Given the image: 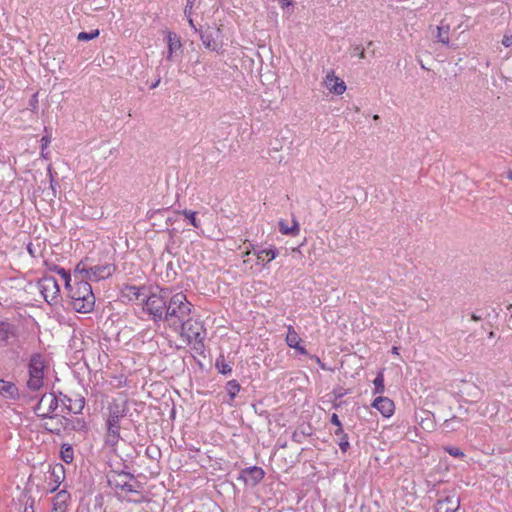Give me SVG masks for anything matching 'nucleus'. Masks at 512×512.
Wrapping results in <instances>:
<instances>
[{"mask_svg": "<svg viewBox=\"0 0 512 512\" xmlns=\"http://www.w3.org/2000/svg\"><path fill=\"white\" fill-rule=\"evenodd\" d=\"M28 109H30L32 112H35L38 109V93H34L29 102H28Z\"/></svg>", "mask_w": 512, "mask_h": 512, "instance_id": "41", "label": "nucleus"}, {"mask_svg": "<svg viewBox=\"0 0 512 512\" xmlns=\"http://www.w3.org/2000/svg\"><path fill=\"white\" fill-rule=\"evenodd\" d=\"M332 402H333V408H335V409L339 408L342 404L341 401L338 402V400H335V397H333Z\"/></svg>", "mask_w": 512, "mask_h": 512, "instance_id": "53", "label": "nucleus"}, {"mask_svg": "<svg viewBox=\"0 0 512 512\" xmlns=\"http://www.w3.org/2000/svg\"><path fill=\"white\" fill-rule=\"evenodd\" d=\"M100 32L98 29L92 30L90 32H80L77 36L79 41H89L97 38Z\"/></svg>", "mask_w": 512, "mask_h": 512, "instance_id": "35", "label": "nucleus"}, {"mask_svg": "<svg viewBox=\"0 0 512 512\" xmlns=\"http://www.w3.org/2000/svg\"><path fill=\"white\" fill-rule=\"evenodd\" d=\"M471 319L474 321H480L482 319V315H477L476 313H473L471 315Z\"/></svg>", "mask_w": 512, "mask_h": 512, "instance_id": "54", "label": "nucleus"}, {"mask_svg": "<svg viewBox=\"0 0 512 512\" xmlns=\"http://www.w3.org/2000/svg\"><path fill=\"white\" fill-rule=\"evenodd\" d=\"M372 406L379 410L385 417H390L394 412V403L387 397H377L373 401Z\"/></svg>", "mask_w": 512, "mask_h": 512, "instance_id": "18", "label": "nucleus"}, {"mask_svg": "<svg viewBox=\"0 0 512 512\" xmlns=\"http://www.w3.org/2000/svg\"><path fill=\"white\" fill-rule=\"evenodd\" d=\"M39 286L45 299L49 296H51L52 299L55 298L60 291L57 280L50 275H44L39 280Z\"/></svg>", "mask_w": 512, "mask_h": 512, "instance_id": "13", "label": "nucleus"}, {"mask_svg": "<svg viewBox=\"0 0 512 512\" xmlns=\"http://www.w3.org/2000/svg\"><path fill=\"white\" fill-rule=\"evenodd\" d=\"M507 177H508L510 180H512V169L508 172Z\"/></svg>", "mask_w": 512, "mask_h": 512, "instance_id": "59", "label": "nucleus"}, {"mask_svg": "<svg viewBox=\"0 0 512 512\" xmlns=\"http://www.w3.org/2000/svg\"><path fill=\"white\" fill-rule=\"evenodd\" d=\"M166 41L168 47L166 59L172 61L174 54L182 48L180 37L176 33L168 31L166 33Z\"/></svg>", "mask_w": 512, "mask_h": 512, "instance_id": "15", "label": "nucleus"}, {"mask_svg": "<svg viewBox=\"0 0 512 512\" xmlns=\"http://www.w3.org/2000/svg\"><path fill=\"white\" fill-rule=\"evenodd\" d=\"M68 296L71 299L73 309L80 313H88L93 310L95 304V296L89 281L83 275H79L74 284L71 282L69 286H65Z\"/></svg>", "mask_w": 512, "mask_h": 512, "instance_id": "3", "label": "nucleus"}, {"mask_svg": "<svg viewBox=\"0 0 512 512\" xmlns=\"http://www.w3.org/2000/svg\"><path fill=\"white\" fill-rule=\"evenodd\" d=\"M60 454H61V459L69 464L73 461V458H74V451H73V448L70 444H63L61 446V451H60Z\"/></svg>", "mask_w": 512, "mask_h": 512, "instance_id": "29", "label": "nucleus"}, {"mask_svg": "<svg viewBox=\"0 0 512 512\" xmlns=\"http://www.w3.org/2000/svg\"><path fill=\"white\" fill-rule=\"evenodd\" d=\"M108 410L114 411L120 418H128V399L126 397L114 399L109 405Z\"/></svg>", "mask_w": 512, "mask_h": 512, "instance_id": "21", "label": "nucleus"}, {"mask_svg": "<svg viewBox=\"0 0 512 512\" xmlns=\"http://www.w3.org/2000/svg\"><path fill=\"white\" fill-rule=\"evenodd\" d=\"M65 478V469L64 466L60 463L54 465L53 467H50L49 470V485L54 484V486L51 488V491H54L64 480Z\"/></svg>", "mask_w": 512, "mask_h": 512, "instance_id": "16", "label": "nucleus"}, {"mask_svg": "<svg viewBox=\"0 0 512 512\" xmlns=\"http://www.w3.org/2000/svg\"><path fill=\"white\" fill-rule=\"evenodd\" d=\"M372 46H373V41H369V42L367 43V48H372Z\"/></svg>", "mask_w": 512, "mask_h": 512, "instance_id": "60", "label": "nucleus"}, {"mask_svg": "<svg viewBox=\"0 0 512 512\" xmlns=\"http://www.w3.org/2000/svg\"><path fill=\"white\" fill-rule=\"evenodd\" d=\"M188 21H189V24L190 26L196 31V32H199V30L196 28L192 18L188 17Z\"/></svg>", "mask_w": 512, "mask_h": 512, "instance_id": "56", "label": "nucleus"}, {"mask_svg": "<svg viewBox=\"0 0 512 512\" xmlns=\"http://www.w3.org/2000/svg\"><path fill=\"white\" fill-rule=\"evenodd\" d=\"M264 477L265 471L261 467L251 466L242 469L237 479L242 481L245 485L255 487L263 480Z\"/></svg>", "mask_w": 512, "mask_h": 512, "instance_id": "10", "label": "nucleus"}, {"mask_svg": "<svg viewBox=\"0 0 512 512\" xmlns=\"http://www.w3.org/2000/svg\"><path fill=\"white\" fill-rule=\"evenodd\" d=\"M47 266L49 271L55 272L56 274L61 276V278L65 282V286H69V283L71 282V275L69 271L65 270L63 267H60L56 264H47Z\"/></svg>", "mask_w": 512, "mask_h": 512, "instance_id": "27", "label": "nucleus"}, {"mask_svg": "<svg viewBox=\"0 0 512 512\" xmlns=\"http://www.w3.org/2000/svg\"><path fill=\"white\" fill-rule=\"evenodd\" d=\"M454 421L459 422L460 420H459L456 416H453L452 418L445 420L444 425H445L447 428H449V427H450V424H451L452 422H454Z\"/></svg>", "mask_w": 512, "mask_h": 512, "instance_id": "48", "label": "nucleus"}, {"mask_svg": "<svg viewBox=\"0 0 512 512\" xmlns=\"http://www.w3.org/2000/svg\"><path fill=\"white\" fill-rule=\"evenodd\" d=\"M494 336H495L494 332H493V331H491V332L489 333V338H493Z\"/></svg>", "mask_w": 512, "mask_h": 512, "instance_id": "61", "label": "nucleus"}, {"mask_svg": "<svg viewBox=\"0 0 512 512\" xmlns=\"http://www.w3.org/2000/svg\"><path fill=\"white\" fill-rule=\"evenodd\" d=\"M240 384L237 380H230L226 384V390L229 395V401L227 402L229 405H232L236 395L240 391Z\"/></svg>", "mask_w": 512, "mask_h": 512, "instance_id": "26", "label": "nucleus"}, {"mask_svg": "<svg viewBox=\"0 0 512 512\" xmlns=\"http://www.w3.org/2000/svg\"><path fill=\"white\" fill-rule=\"evenodd\" d=\"M292 439H293V441H295V442H298V443H300V442H301L300 435H299L297 432H294V433H293Z\"/></svg>", "mask_w": 512, "mask_h": 512, "instance_id": "52", "label": "nucleus"}, {"mask_svg": "<svg viewBox=\"0 0 512 512\" xmlns=\"http://www.w3.org/2000/svg\"><path fill=\"white\" fill-rule=\"evenodd\" d=\"M0 395L7 399L16 400L19 398V390L13 382L0 379Z\"/></svg>", "mask_w": 512, "mask_h": 512, "instance_id": "19", "label": "nucleus"}, {"mask_svg": "<svg viewBox=\"0 0 512 512\" xmlns=\"http://www.w3.org/2000/svg\"><path fill=\"white\" fill-rule=\"evenodd\" d=\"M108 484L114 490L119 500L123 501L128 496V472L125 473H108Z\"/></svg>", "mask_w": 512, "mask_h": 512, "instance_id": "7", "label": "nucleus"}, {"mask_svg": "<svg viewBox=\"0 0 512 512\" xmlns=\"http://www.w3.org/2000/svg\"><path fill=\"white\" fill-rule=\"evenodd\" d=\"M310 358L314 359L323 370L326 369L325 364L321 362L319 357H317L316 355H311Z\"/></svg>", "mask_w": 512, "mask_h": 512, "instance_id": "47", "label": "nucleus"}, {"mask_svg": "<svg viewBox=\"0 0 512 512\" xmlns=\"http://www.w3.org/2000/svg\"><path fill=\"white\" fill-rule=\"evenodd\" d=\"M130 302H133V311L140 319L147 315L155 322L164 320L165 294L152 293L151 288L145 285H130Z\"/></svg>", "mask_w": 512, "mask_h": 512, "instance_id": "1", "label": "nucleus"}, {"mask_svg": "<svg viewBox=\"0 0 512 512\" xmlns=\"http://www.w3.org/2000/svg\"><path fill=\"white\" fill-rule=\"evenodd\" d=\"M196 329H194V325L191 323V330H182L184 333H186L188 338H193L195 341L201 342L203 340V336L201 335L200 330H202V327L199 326L197 323H195ZM189 327V325L187 326Z\"/></svg>", "mask_w": 512, "mask_h": 512, "instance_id": "30", "label": "nucleus"}, {"mask_svg": "<svg viewBox=\"0 0 512 512\" xmlns=\"http://www.w3.org/2000/svg\"><path fill=\"white\" fill-rule=\"evenodd\" d=\"M331 423L335 426H337V429L335 430L334 434L335 435H340V434H343V428H342V423L338 417L337 414H332L331 416Z\"/></svg>", "mask_w": 512, "mask_h": 512, "instance_id": "38", "label": "nucleus"}, {"mask_svg": "<svg viewBox=\"0 0 512 512\" xmlns=\"http://www.w3.org/2000/svg\"><path fill=\"white\" fill-rule=\"evenodd\" d=\"M199 35L203 45L207 49L211 51L217 50V43L215 42L212 31L209 28L206 30L199 29Z\"/></svg>", "mask_w": 512, "mask_h": 512, "instance_id": "23", "label": "nucleus"}, {"mask_svg": "<svg viewBox=\"0 0 512 512\" xmlns=\"http://www.w3.org/2000/svg\"><path fill=\"white\" fill-rule=\"evenodd\" d=\"M146 409V405L143 402H135L134 403V412L136 413L137 419L133 418V413L130 412V423L134 424L135 432L139 437L137 441V445L140 448H143L145 443L148 440V430H147V416L144 415V411Z\"/></svg>", "mask_w": 512, "mask_h": 512, "instance_id": "6", "label": "nucleus"}, {"mask_svg": "<svg viewBox=\"0 0 512 512\" xmlns=\"http://www.w3.org/2000/svg\"><path fill=\"white\" fill-rule=\"evenodd\" d=\"M373 119H374V120H378V119H379V116H378V115H375V116L373 117Z\"/></svg>", "mask_w": 512, "mask_h": 512, "instance_id": "62", "label": "nucleus"}, {"mask_svg": "<svg viewBox=\"0 0 512 512\" xmlns=\"http://www.w3.org/2000/svg\"><path fill=\"white\" fill-rule=\"evenodd\" d=\"M27 250H28V252H29L32 256L34 255V254H33V250H32V244H31V243H29V244H28V246H27Z\"/></svg>", "mask_w": 512, "mask_h": 512, "instance_id": "58", "label": "nucleus"}, {"mask_svg": "<svg viewBox=\"0 0 512 512\" xmlns=\"http://www.w3.org/2000/svg\"><path fill=\"white\" fill-rule=\"evenodd\" d=\"M107 420H110L112 422H115V421H122V422H128V418H120L117 416V414L112 411V410H109V413H108V418Z\"/></svg>", "mask_w": 512, "mask_h": 512, "instance_id": "43", "label": "nucleus"}, {"mask_svg": "<svg viewBox=\"0 0 512 512\" xmlns=\"http://www.w3.org/2000/svg\"><path fill=\"white\" fill-rule=\"evenodd\" d=\"M460 507V498L454 491H450L444 498L436 503L437 512H456Z\"/></svg>", "mask_w": 512, "mask_h": 512, "instance_id": "11", "label": "nucleus"}, {"mask_svg": "<svg viewBox=\"0 0 512 512\" xmlns=\"http://www.w3.org/2000/svg\"><path fill=\"white\" fill-rule=\"evenodd\" d=\"M508 310H512V304L507 307Z\"/></svg>", "mask_w": 512, "mask_h": 512, "instance_id": "63", "label": "nucleus"}, {"mask_svg": "<svg viewBox=\"0 0 512 512\" xmlns=\"http://www.w3.org/2000/svg\"><path fill=\"white\" fill-rule=\"evenodd\" d=\"M255 254L257 255L258 260H263L264 259L263 255H265V257H269V259H268V262H269L277 257L278 250L276 248L262 249V250L255 252Z\"/></svg>", "mask_w": 512, "mask_h": 512, "instance_id": "31", "label": "nucleus"}, {"mask_svg": "<svg viewBox=\"0 0 512 512\" xmlns=\"http://www.w3.org/2000/svg\"><path fill=\"white\" fill-rule=\"evenodd\" d=\"M182 215L185 216L186 219L189 220V223L194 227V228H200L201 226V223L200 221L196 218V212L194 211H191V210H183L180 212Z\"/></svg>", "mask_w": 512, "mask_h": 512, "instance_id": "33", "label": "nucleus"}, {"mask_svg": "<svg viewBox=\"0 0 512 512\" xmlns=\"http://www.w3.org/2000/svg\"><path fill=\"white\" fill-rule=\"evenodd\" d=\"M44 359L41 354L35 353L30 357L28 364L29 380L27 386L32 391H38L43 386Z\"/></svg>", "mask_w": 512, "mask_h": 512, "instance_id": "5", "label": "nucleus"}, {"mask_svg": "<svg viewBox=\"0 0 512 512\" xmlns=\"http://www.w3.org/2000/svg\"><path fill=\"white\" fill-rule=\"evenodd\" d=\"M201 63H202V60H201L200 56H197V58L191 62V66L193 68V67L199 66Z\"/></svg>", "mask_w": 512, "mask_h": 512, "instance_id": "50", "label": "nucleus"}, {"mask_svg": "<svg viewBox=\"0 0 512 512\" xmlns=\"http://www.w3.org/2000/svg\"><path fill=\"white\" fill-rule=\"evenodd\" d=\"M150 501L130 484V512H148Z\"/></svg>", "mask_w": 512, "mask_h": 512, "instance_id": "12", "label": "nucleus"}, {"mask_svg": "<svg viewBox=\"0 0 512 512\" xmlns=\"http://www.w3.org/2000/svg\"><path fill=\"white\" fill-rule=\"evenodd\" d=\"M324 82L328 90L336 95H342L346 90L345 82L336 77L333 71L327 74Z\"/></svg>", "mask_w": 512, "mask_h": 512, "instance_id": "14", "label": "nucleus"}, {"mask_svg": "<svg viewBox=\"0 0 512 512\" xmlns=\"http://www.w3.org/2000/svg\"><path fill=\"white\" fill-rule=\"evenodd\" d=\"M346 394H347V391L341 386L334 388V390L332 392V395H333V397H335V400H340Z\"/></svg>", "mask_w": 512, "mask_h": 512, "instance_id": "42", "label": "nucleus"}, {"mask_svg": "<svg viewBox=\"0 0 512 512\" xmlns=\"http://www.w3.org/2000/svg\"><path fill=\"white\" fill-rule=\"evenodd\" d=\"M215 366L218 369L219 373H221V374L227 375L232 372L231 366L228 363H226L223 356H220L216 360Z\"/></svg>", "mask_w": 512, "mask_h": 512, "instance_id": "32", "label": "nucleus"}, {"mask_svg": "<svg viewBox=\"0 0 512 512\" xmlns=\"http://www.w3.org/2000/svg\"><path fill=\"white\" fill-rule=\"evenodd\" d=\"M278 226H279V231L283 235L295 236L299 232V224H298V222L295 219H293V225L291 227H289L285 223L284 220H280L279 223H278Z\"/></svg>", "mask_w": 512, "mask_h": 512, "instance_id": "25", "label": "nucleus"}, {"mask_svg": "<svg viewBox=\"0 0 512 512\" xmlns=\"http://www.w3.org/2000/svg\"><path fill=\"white\" fill-rule=\"evenodd\" d=\"M207 74V68L205 66H196L192 68V75L194 78H202Z\"/></svg>", "mask_w": 512, "mask_h": 512, "instance_id": "39", "label": "nucleus"}, {"mask_svg": "<svg viewBox=\"0 0 512 512\" xmlns=\"http://www.w3.org/2000/svg\"><path fill=\"white\" fill-rule=\"evenodd\" d=\"M373 383L375 386L374 394H382L384 392V375L382 371L378 372Z\"/></svg>", "mask_w": 512, "mask_h": 512, "instance_id": "34", "label": "nucleus"}, {"mask_svg": "<svg viewBox=\"0 0 512 512\" xmlns=\"http://www.w3.org/2000/svg\"><path fill=\"white\" fill-rule=\"evenodd\" d=\"M298 353L302 354V355H308V352L307 350L300 345V343L298 345H296V347H293Z\"/></svg>", "mask_w": 512, "mask_h": 512, "instance_id": "46", "label": "nucleus"}, {"mask_svg": "<svg viewBox=\"0 0 512 512\" xmlns=\"http://www.w3.org/2000/svg\"><path fill=\"white\" fill-rule=\"evenodd\" d=\"M4 72L0 71V91L5 87V79L3 78Z\"/></svg>", "mask_w": 512, "mask_h": 512, "instance_id": "51", "label": "nucleus"}, {"mask_svg": "<svg viewBox=\"0 0 512 512\" xmlns=\"http://www.w3.org/2000/svg\"><path fill=\"white\" fill-rule=\"evenodd\" d=\"M191 303L186 300V296L183 293H176L169 301L166 299L164 321L169 326L181 327L182 330L190 331L191 320L189 315L191 313Z\"/></svg>", "mask_w": 512, "mask_h": 512, "instance_id": "2", "label": "nucleus"}, {"mask_svg": "<svg viewBox=\"0 0 512 512\" xmlns=\"http://www.w3.org/2000/svg\"><path fill=\"white\" fill-rule=\"evenodd\" d=\"M16 336L15 325L7 322L0 321V343H7L8 339Z\"/></svg>", "mask_w": 512, "mask_h": 512, "instance_id": "22", "label": "nucleus"}, {"mask_svg": "<svg viewBox=\"0 0 512 512\" xmlns=\"http://www.w3.org/2000/svg\"><path fill=\"white\" fill-rule=\"evenodd\" d=\"M127 429H128V422H122V421L112 422L110 420H107L106 443L111 447L118 446L120 441H122L125 444V442H126L125 434L122 435L121 430H123L125 432Z\"/></svg>", "mask_w": 512, "mask_h": 512, "instance_id": "8", "label": "nucleus"}, {"mask_svg": "<svg viewBox=\"0 0 512 512\" xmlns=\"http://www.w3.org/2000/svg\"><path fill=\"white\" fill-rule=\"evenodd\" d=\"M58 407V399L54 393H45L42 395L35 407V413L42 418H52L53 413Z\"/></svg>", "mask_w": 512, "mask_h": 512, "instance_id": "9", "label": "nucleus"}, {"mask_svg": "<svg viewBox=\"0 0 512 512\" xmlns=\"http://www.w3.org/2000/svg\"><path fill=\"white\" fill-rule=\"evenodd\" d=\"M444 449L449 455L456 458H462L465 455L463 451H461L458 447L455 446H448L445 447Z\"/></svg>", "mask_w": 512, "mask_h": 512, "instance_id": "37", "label": "nucleus"}, {"mask_svg": "<svg viewBox=\"0 0 512 512\" xmlns=\"http://www.w3.org/2000/svg\"><path fill=\"white\" fill-rule=\"evenodd\" d=\"M160 83V79H158L156 82H153L150 86V89H154L158 86V84Z\"/></svg>", "mask_w": 512, "mask_h": 512, "instance_id": "57", "label": "nucleus"}, {"mask_svg": "<svg viewBox=\"0 0 512 512\" xmlns=\"http://www.w3.org/2000/svg\"><path fill=\"white\" fill-rule=\"evenodd\" d=\"M437 30V34H436V38H437V41L444 44V45H449V31H450V26L449 24L445 23L444 20H442L440 22V25L437 26L436 28Z\"/></svg>", "mask_w": 512, "mask_h": 512, "instance_id": "24", "label": "nucleus"}, {"mask_svg": "<svg viewBox=\"0 0 512 512\" xmlns=\"http://www.w3.org/2000/svg\"><path fill=\"white\" fill-rule=\"evenodd\" d=\"M114 271V266L111 264H97L87 267L83 261L75 267L73 276L77 280L79 275H83L88 281H100L108 278Z\"/></svg>", "mask_w": 512, "mask_h": 512, "instance_id": "4", "label": "nucleus"}, {"mask_svg": "<svg viewBox=\"0 0 512 512\" xmlns=\"http://www.w3.org/2000/svg\"><path fill=\"white\" fill-rule=\"evenodd\" d=\"M509 322H512V314H511V316H510Z\"/></svg>", "mask_w": 512, "mask_h": 512, "instance_id": "64", "label": "nucleus"}, {"mask_svg": "<svg viewBox=\"0 0 512 512\" xmlns=\"http://www.w3.org/2000/svg\"><path fill=\"white\" fill-rule=\"evenodd\" d=\"M24 512H34V507H33V504L31 505H26L25 508H24Z\"/></svg>", "mask_w": 512, "mask_h": 512, "instance_id": "55", "label": "nucleus"}, {"mask_svg": "<svg viewBox=\"0 0 512 512\" xmlns=\"http://www.w3.org/2000/svg\"><path fill=\"white\" fill-rule=\"evenodd\" d=\"M301 342V338L298 333L295 331L293 326H289L286 335V343L289 347H296Z\"/></svg>", "mask_w": 512, "mask_h": 512, "instance_id": "28", "label": "nucleus"}, {"mask_svg": "<svg viewBox=\"0 0 512 512\" xmlns=\"http://www.w3.org/2000/svg\"><path fill=\"white\" fill-rule=\"evenodd\" d=\"M69 499L70 494L67 491H59L53 498L52 512H65Z\"/></svg>", "mask_w": 512, "mask_h": 512, "instance_id": "20", "label": "nucleus"}, {"mask_svg": "<svg viewBox=\"0 0 512 512\" xmlns=\"http://www.w3.org/2000/svg\"><path fill=\"white\" fill-rule=\"evenodd\" d=\"M111 470L109 473H125L127 472V464L122 455L118 453V446L113 447V456L110 459Z\"/></svg>", "mask_w": 512, "mask_h": 512, "instance_id": "17", "label": "nucleus"}, {"mask_svg": "<svg viewBox=\"0 0 512 512\" xmlns=\"http://www.w3.org/2000/svg\"><path fill=\"white\" fill-rule=\"evenodd\" d=\"M196 0H187V4H186V7H185V14H187L188 12L190 13V9L193 7V4Z\"/></svg>", "mask_w": 512, "mask_h": 512, "instance_id": "49", "label": "nucleus"}, {"mask_svg": "<svg viewBox=\"0 0 512 512\" xmlns=\"http://www.w3.org/2000/svg\"><path fill=\"white\" fill-rule=\"evenodd\" d=\"M351 56H358L360 59L365 58V49L361 45H355L351 48Z\"/></svg>", "mask_w": 512, "mask_h": 512, "instance_id": "40", "label": "nucleus"}, {"mask_svg": "<svg viewBox=\"0 0 512 512\" xmlns=\"http://www.w3.org/2000/svg\"><path fill=\"white\" fill-rule=\"evenodd\" d=\"M338 436H339L338 445H339L341 451L345 453L350 448L348 436L344 432H343V434H340Z\"/></svg>", "mask_w": 512, "mask_h": 512, "instance_id": "36", "label": "nucleus"}, {"mask_svg": "<svg viewBox=\"0 0 512 512\" xmlns=\"http://www.w3.org/2000/svg\"><path fill=\"white\" fill-rule=\"evenodd\" d=\"M502 44L505 47H511L512 46V35H504L502 39Z\"/></svg>", "mask_w": 512, "mask_h": 512, "instance_id": "45", "label": "nucleus"}, {"mask_svg": "<svg viewBox=\"0 0 512 512\" xmlns=\"http://www.w3.org/2000/svg\"><path fill=\"white\" fill-rule=\"evenodd\" d=\"M50 142H51V136L48 135V134H46L45 136H43L41 138V150H42V152L50 144Z\"/></svg>", "mask_w": 512, "mask_h": 512, "instance_id": "44", "label": "nucleus"}]
</instances>
